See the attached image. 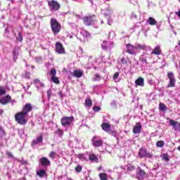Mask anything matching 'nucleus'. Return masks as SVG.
Masks as SVG:
<instances>
[{
  "label": "nucleus",
  "mask_w": 180,
  "mask_h": 180,
  "mask_svg": "<svg viewBox=\"0 0 180 180\" xmlns=\"http://www.w3.org/2000/svg\"><path fill=\"white\" fill-rule=\"evenodd\" d=\"M15 120L16 123L18 124H20L21 126H25V124H27L28 120H27V115L24 113L22 111L18 112L15 113L14 115Z\"/></svg>",
  "instance_id": "nucleus-1"
},
{
  "label": "nucleus",
  "mask_w": 180,
  "mask_h": 180,
  "mask_svg": "<svg viewBox=\"0 0 180 180\" xmlns=\"http://www.w3.org/2000/svg\"><path fill=\"white\" fill-rule=\"evenodd\" d=\"M50 25L53 34H58L61 32V24L57 21V19L54 18H51Z\"/></svg>",
  "instance_id": "nucleus-2"
},
{
  "label": "nucleus",
  "mask_w": 180,
  "mask_h": 180,
  "mask_svg": "<svg viewBox=\"0 0 180 180\" xmlns=\"http://www.w3.org/2000/svg\"><path fill=\"white\" fill-rule=\"evenodd\" d=\"M48 6L50 11H60V8H61V5L60 3L56 0H51L48 1Z\"/></svg>",
  "instance_id": "nucleus-3"
},
{
  "label": "nucleus",
  "mask_w": 180,
  "mask_h": 180,
  "mask_svg": "<svg viewBox=\"0 0 180 180\" xmlns=\"http://www.w3.org/2000/svg\"><path fill=\"white\" fill-rule=\"evenodd\" d=\"M138 155L140 158H153V153H148L146 148H141L139 150Z\"/></svg>",
  "instance_id": "nucleus-4"
},
{
  "label": "nucleus",
  "mask_w": 180,
  "mask_h": 180,
  "mask_svg": "<svg viewBox=\"0 0 180 180\" xmlns=\"http://www.w3.org/2000/svg\"><path fill=\"white\" fill-rule=\"evenodd\" d=\"M83 23L86 26H91L95 23V15H86L83 18Z\"/></svg>",
  "instance_id": "nucleus-5"
},
{
  "label": "nucleus",
  "mask_w": 180,
  "mask_h": 180,
  "mask_svg": "<svg viewBox=\"0 0 180 180\" xmlns=\"http://www.w3.org/2000/svg\"><path fill=\"white\" fill-rule=\"evenodd\" d=\"M73 122H74L73 116L63 117L60 120V123H61L62 126H63L64 127H65L67 126H70L71 123H72Z\"/></svg>",
  "instance_id": "nucleus-6"
},
{
  "label": "nucleus",
  "mask_w": 180,
  "mask_h": 180,
  "mask_svg": "<svg viewBox=\"0 0 180 180\" xmlns=\"http://www.w3.org/2000/svg\"><path fill=\"white\" fill-rule=\"evenodd\" d=\"M167 77L169 79V83L167 84V88H174L175 86V82H176L174 72H169L167 73Z\"/></svg>",
  "instance_id": "nucleus-7"
},
{
  "label": "nucleus",
  "mask_w": 180,
  "mask_h": 180,
  "mask_svg": "<svg viewBox=\"0 0 180 180\" xmlns=\"http://www.w3.org/2000/svg\"><path fill=\"white\" fill-rule=\"evenodd\" d=\"M55 51L57 54H65V48L60 41H57L55 44Z\"/></svg>",
  "instance_id": "nucleus-8"
},
{
  "label": "nucleus",
  "mask_w": 180,
  "mask_h": 180,
  "mask_svg": "<svg viewBox=\"0 0 180 180\" xmlns=\"http://www.w3.org/2000/svg\"><path fill=\"white\" fill-rule=\"evenodd\" d=\"M125 47L127 49L126 53H128V54H130V56H137V53L136 52V46H134L131 44H127L125 45Z\"/></svg>",
  "instance_id": "nucleus-9"
},
{
  "label": "nucleus",
  "mask_w": 180,
  "mask_h": 180,
  "mask_svg": "<svg viewBox=\"0 0 180 180\" xmlns=\"http://www.w3.org/2000/svg\"><path fill=\"white\" fill-rule=\"evenodd\" d=\"M50 75H51V79L52 82L56 84V85H60V79L58 77H56L57 75V70L55 68L51 69Z\"/></svg>",
  "instance_id": "nucleus-10"
},
{
  "label": "nucleus",
  "mask_w": 180,
  "mask_h": 180,
  "mask_svg": "<svg viewBox=\"0 0 180 180\" xmlns=\"http://www.w3.org/2000/svg\"><path fill=\"white\" fill-rule=\"evenodd\" d=\"M96 139H98L97 136H93L91 139L92 146L96 148L102 147L103 146V140L102 139L96 140Z\"/></svg>",
  "instance_id": "nucleus-11"
},
{
  "label": "nucleus",
  "mask_w": 180,
  "mask_h": 180,
  "mask_svg": "<svg viewBox=\"0 0 180 180\" xmlns=\"http://www.w3.org/2000/svg\"><path fill=\"white\" fill-rule=\"evenodd\" d=\"M33 110V105L30 103H27L23 107H22V113H25V115H29L30 112Z\"/></svg>",
  "instance_id": "nucleus-12"
},
{
  "label": "nucleus",
  "mask_w": 180,
  "mask_h": 180,
  "mask_svg": "<svg viewBox=\"0 0 180 180\" xmlns=\"http://www.w3.org/2000/svg\"><path fill=\"white\" fill-rule=\"evenodd\" d=\"M139 171L136 172V178L138 180H143L144 178H146V175H147V173L141 169V167H138Z\"/></svg>",
  "instance_id": "nucleus-13"
},
{
  "label": "nucleus",
  "mask_w": 180,
  "mask_h": 180,
  "mask_svg": "<svg viewBox=\"0 0 180 180\" xmlns=\"http://www.w3.org/2000/svg\"><path fill=\"white\" fill-rule=\"evenodd\" d=\"M12 102V97L9 95H6L0 98L1 105H8V103H11Z\"/></svg>",
  "instance_id": "nucleus-14"
},
{
  "label": "nucleus",
  "mask_w": 180,
  "mask_h": 180,
  "mask_svg": "<svg viewBox=\"0 0 180 180\" xmlns=\"http://www.w3.org/2000/svg\"><path fill=\"white\" fill-rule=\"evenodd\" d=\"M141 123L136 122V125L133 127L132 131L134 134H140L141 133Z\"/></svg>",
  "instance_id": "nucleus-15"
},
{
  "label": "nucleus",
  "mask_w": 180,
  "mask_h": 180,
  "mask_svg": "<svg viewBox=\"0 0 180 180\" xmlns=\"http://www.w3.org/2000/svg\"><path fill=\"white\" fill-rule=\"evenodd\" d=\"M169 125L173 127L174 131H178V130H179V122L178 121L170 120Z\"/></svg>",
  "instance_id": "nucleus-16"
},
{
  "label": "nucleus",
  "mask_w": 180,
  "mask_h": 180,
  "mask_svg": "<svg viewBox=\"0 0 180 180\" xmlns=\"http://www.w3.org/2000/svg\"><path fill=\"white\" fill-rule=\"evenodd\" d=\"M39 163L43 165V167H49L50 165L51 162L50 160H49L46 157H42L41 159H39Z\"/></svg>",
  "instance_id": "nucleus-17"
},
{
  "label": "nucleus",
  "mask_w": 180,
  "mask_h": 180,
  "mask_svg": "<svg viewBox=\"0 0 180 180\" xmlns=\"http://www.w3.org/2000/svg\"><path fill=\"white\" fill-rule=\"evenodd\" d=\"M101 128L104 131H105V133H109L112 130L110 129V124L108 122H103L101 124Z\"/></svg>",
  "instance_id": "nucleus-18"
},
{
  "label": "nucleus",
  "mask_w": 180,
  "mask_h": 180,
  "mask_svg": "<svg viewBox=\"0 0 180 180\" xmlns=\"http://www.w3.org/2000/svg\"><path fill=\"white\" fill-rule=\"evenodd\" d=\"M151 54H154L155 56H161V54H162V51H161L160 46H155L151 52Z\"/></svg>",
  "instance_id": "nucleus-19"
},
{
  "label": "nucleus",
  "mask_w": 180,
  "mask_h": 180,
  "mask_svg": "<svg viewBox=\"0 0 180 180\" xmlns=\"http://www.w3.org/2000/svg\"><path fill=\"white\" fill-rule=\"evenodd\" d=\"M73 76L76 77V78H81L84 76V70H75L73 71Z\"/></svg>",
  "instance_id": "nucleus-20"
},
{
  "label": "nucleus",
  "mask_w": 180,
  "mask_h": 180,
  "mask_svg": "<svg viewBox=\"0 0 180 180\" xmlns=\"http://www.w3.org/2000/svg\"><path fill=\"white\" fill-rule=\"evenodd\" d=\"M84 105L86 108H91L92 106V99H91V96H88L84 101Z\"/></svg>",
  "instance_id": "nucleus-21"
},
{
  "label": "nucleus",
  "mask_w": 180,
  "mask_h": 180,
  "mask_svg": "<svg viewBox=\"0 0 180 180\" xmlns=\"http://www.w3.org/2000/svg\"><path fill=\"white\" fill-rule=\"evenodd\" d=\"M135 84L137 86H144V79L143 77H139L135 81Z\"/></svg>",
  "instance_id": "nucleus-22"
},
{
  "label": "nucleus",
  "mask_w": 180,
  "mask_h": 180,
  "mask_svg": "<svg viewBox=\"0 0 180 180\" xmlns=\"http://www.w3.org/2000/svg\"><path fill=\"white\" fill-rule=\"evenodd\" d=\"M147 23L150 25V26H154L157 25V20H155V19H154L153 17H149Z\"/></svg>",
  "instance_id": "nucleus-23"
},
{
  "label": "nucleus",
  "mask_w": 180,
  "mask_h": 180,
  "mask_svg": "<svg viewBox=\"0 0 180 180\" xmlns=\"http://www.w3.org/2000/svg\"><path fill=\"white\" fill-rule=\"evenodd\" d=\"M37 175H38L39 178H44V176H46V175H47V172H46V170L44 169H41L37 172Z\"/></svg>",
  "instance_id": "nucleus-24"
},
{
  "label": "nucleus",
  "mask_w": 180,
  "mask_h": 180,
  "mask_svg": "<svg viewBox=\"0 0 180 180\" xmlns=\"http://www.w3.org/2000/svg\"><path fill=\"white\" fill-rule=\"evenodd\" d=\"M89 161H97L98 160V156L95 155L94 153L90 154L89 156Z\"/></svg>",
  "instance_id": "nucleus-25"
},
{
  "label": "nucleus",
  "mask_w": 180,
  "mask_h": 180,
  "mask_svg": "<svg viewBox=\"0 0 180 180\" xmlns=\"http://www.w3.org/2000/svg\"><path fill=\"white\" fill-rule=\"evenodd\" d=\"M13 61L14 63H16V60H18V57H19V52L18 50L14 49L13 51Z\"/></svg>",
  "instance_id": "nucleus-26"
},
{
  "label": "nucleus",
  "mask_w": 180,
  "mask_h": 180,
  "mask_svg": "<svg viewBox=\"0 0 180 180\" xmlns=\"http://www.w3.org/2000/svg\"><path fill=\"white\" fill-rule=\"evenodd\" d=\"M159 110L161 112H165L167 110V105L162 103H160L159 104Z\"/></svg>",
  "instance_id": "nucleus-27"
},
{
  "label": "nucleus",
  "mask_w": 180,
  "mask_h": 180,
  "mask_svg": "<svg viewBox=\"0 0 180 180\" xmlns=\"http://www.w3.org/2000/svg\"><path fill=\"white\" fill-rule=\"evenodd\" d=\"M127 171L128 172H133V171H136V166L133 165H129L127 166Z\"/></svg>",
  "instance_id": "nucleus-28"
},
{
  "label": "nucleus",
  "mask_w": 180,
  "mask_h": 180,
  "mask_svg": "<svg viewBox=\"0 0 180 180\" xmlns=\"http://www.w3.org/2000/svg\"><path fill=\"white\" fill-rule=\"evenodd\" d=\"M98 176L101 180H108V174L106 173H100Z\"/></svg>",
  "instance_id": "nucleus-29"
},
{
  "label": "nucleus",
  "mask_w": 180,
  "mask_h": 180,
  "mask_svg": "<svg viewBox=\"0 0 180 180\" xmlns=\"http://www.w3.org/2000/svg\"><path fill=\"white\" fill-rule=\"evenodd\" d=\"M56 155L57 153H56L55 151H51L49 154V158H51V160H54Z\"/></svg>",
  "instance_id": "nucleus-30"
},
{
  "label": "nucleus",
  "mask_w": 180,
  "mask_h": 180,
  "mask_svg": "<svg viewBox=\"0 0 180 180\" xmlns=\"http://www.w3.org/2000/svg\"><path fill=\"white\" fill-rule=\"evenodd\" d=\"M146 45L137 44L135 46L136 50H146Z\"/></svg>",
  "instance_id": "nucleus-31"
},
{
  "label": "nucleus",
  "mask_w": 180,
  "mask_h": 180,
  "mask_svg": "<svg viewBox=\"0 0 180 180\" xmlns=\"http://www.w3.org/2000/svg\"><path fill=\"white\" fill-rule=\"evenodd\" d=\"M77 158H79V160H81L82 161L86 160V158H85V155L84 153L78 154L77 155Z\"/></svg>",
  "instance_id": "nucleus-32"
},
{
  "label": "nucleus",
  "mask_w": 180,
  "mask_h": 180,
  "mask_svg": "<svg viewBox=\"0 0 180 180\" xmlns=\"http://www.w3.org/2000/svg\"><path fill=\"white\" fill-rule=\"evenodd\" d=\"M156 146H157V147H159L161 148L164 147V146H165V142H164L163 141H158L156 143Z\"/></svg>",
  "instance_id": "nucleus-33"
},
{
  "label": "nucleus",
  "mask_w": 180,
  "mask_h": 180,
  "mask_svg": "<svg viewBox=\"0 0 180 180\" xmlns=\"http://www.w3.org/2000/svg\"><path fill=\"white\" fill-rule=\"evenodd\" d=\"M75 171L77 172V174L82 172V166H81V165H77V166L75 167Z\"/></svg>",
  "instance_id": "nucleus-34"
},
{
  "label": "nucleus",
  "mask_w": 180,
  "mask_h": 180,
  "mask_svg": "<svg viewBox=\"0 0 180 180\" xmlns=\"http://www.w3.org/2000/svg\"><path fill=\"white\" fill-rule=\"evenodd\" d=\"M6 95V90L3 86H0V96Z\"/></svg>",
  "instance_id": "nucleus-35"
},
{
  "label": "nucleus",
  "mask_w": 180,
  "mask_h": 180,
  "mask_svg": "<svg viewBox=\"0 0 180 180\" xmlns=\"http://www.w3.org/2000/svg\"><path fill=\"white\" fill-rule=\"evenodd\" d=\"M56 133L57 134H58L59 137H63V136H64V132L61 129H58Z\"/></svg>",
  "instance_id": "nucleus-36"
},
{
  "label": "nucleus",
  "mask_w": 180,
  "mask_h": 180,
  "mask_svg": "<svg viewBox=\"0 0 180 180\" xmlns=\"http://www.w3.org/2000/svg\"><path fill=\"white\" fill-rule=\"evenodd\" d=\"M108 134H112L113 137H116L117 136V131H112V129L110 130V132H108Z\"/></svg>",
  "instance_id": "nucleus-37"
},
{
  "label": "nucleus",
  "mask_w": 180,
  "mask_h": 180,
  "mask_svg": "<svg viewBox=\"0 0 180 180\" xmlns=\"http://www.w3.org/2000/svg\"><path fill=\"white\" fill-rule=\"evenodd\" d=\"M30 72H26L25 74L24 75V78H25L26 79H30Z\"/></svg>",
  "instance_id": "nucleus-38"
},
{
  "label": "nucleus",
  "mask_w": 180,
  "mask_h": 180,
  "mask_svg": "<svg viewBox=\"0 0 180 180\" xmlns=\"http://www.w3.org/2000/svg\"><path fill=\"white\" fill-rule=\"evenodd\" d=\"M93 81H101V75L96 74L94 75V79H93Z\"/></svg>",
  "instance_id": "nucleus-39"
},
{
  "label": "nucleus",
  "mask_w": 180,
  "mask_h": 180,
  "mask_svg": "<svg viewBox=\"0 0 180 180\" xmlns=\"http://www.w3.org/2000/svg\"><path fill=\"white\" fill-rule=\"evenodd\" d=\"M6 155L8 157V158H13V155L9 151L6 152Z\"/></svg>",
  "instance_id": "nucleus-40"
},
{
  "label": "nucleus",
  "mask_w": 180,
  "mask_h": 180,
  "mask_svg": "<svg viewBox=\"0 0 180 180\" xmlns=\"http://www.w3.org/2000/svg\"><path fill=\"white\" fill-rule=\"evenodd\" d=\"M93 110H94V112H99V110H101V107H98V106H96V105H94V107H93Z\"/></svg>",
  "instance_id": "nucleus-41"
},
{
  "label": "nucleus",
  "mask_w": 180,
  "mask_h": 180,
  "mask_svg": "<svg viewBox=\"0 0 180 180\" xmlns=\"http://www.w3.org/2000/svg\"><path fill=\"white\" fill-rule=\"evenodd\" d=\"M3 136H6V134H5V131H4V129H0V139H2Z\"/></svg>",
  "instance_id": "nucleus-42"
},
{
  "label": "nucleus",
  "mask_w": 180,
  "mask_h": 180,
  "mask_svg": "<svg viewBox=\"0 0 180 180\" xmlns=\"http://www.w3.org/2000/svg\"><path fill=\"white\" fill-rule=\"evenodd\" d=\"M18 38H19V41L20 42L23 41V37L22 36V32L18 33Z\"/></svg>",
  "instance_id": "nucleus-43"
},
{
  "label": "nucleus",
  "mask_w": 180,
  "mask_h": 180,
  "mask_svg": "<svg viewBox=\"0 0 180 180\" xmlns=\"http://www.w3.org/2000/svg\"><path fill=\"white\" fill-rule=\"evenodd\" d=\"M109 45L110 46L109 48L110 51L112 50V48H113L115 46V43L113 41H110L109 43Z\"/></svg>",
  "instance_id": "nucleus-44"
},
{
  "label": "nucleus",
  "mask_w": 180,
  "mask_h": 180,
  "mask_svg": "<svg viewBox=\"0 0 180 180\" xmlns=\"http://www.w3.org/2000/svg\"><path fill=\"white\" fill-rule=\"evenodd\" d=\"M37 141L38 143H41V142H43V136H38Z\"/></svg>",
  "instance_id": "nucleus-45"
},
{
  "label": "nucleus",
  "mask_w": 180,
  "mask_h": 180,
  "mask_svg": "<svg viewBox=\"0 0 180 180\" xmlns=\"http://www.w3.org/2000/svg\"><path fill=\"white\" fill-rule=\"evenodd\" d=\"M58 95H59L60 99H63V98H64V95H63V91H59L58 92Z\"/></svg>",
  "instance_id": "nucleus-46"
},
{
  "label": "nucleus",
  "mask_w": 180,
  "mask_h": 180,
  "mask_svg": "<svg viewBox=\"0 0 180 180\" xmlns=\"http://www.w3.org/2000/svg\"><path fill=\"white\" fill-rule=\"evenodd\" d=\"M118 77H119V72H117L113 75V79H117Z\"/></svg>",
  "instance_id": "nucleus-47"
},
{
  "label": "nucleus",
  "mask_w": 180,
  "mask_h": 180,
  "mask_svg": "<svg viewBox=\"0 0 180 180\" xmlns=\"http://www.w3.org/2000/svg\"><path fill=\"white\" fill-rule=\"evenodd\" d=\"M141 61L142 63H144L145 64H148V62L147 61V58H142L141 59Z\"/></svg>",
  "instance_id": "nucleus-48"
},
{
  "label": "nucleus",
  "mask_w": 180,
  "mask_h": 180,
  "mask_svg": "<svg viewBox=\"0 0 180 180\" xmlns=\"http://www.w3.org/2000/svg\"><path fill=\"white\" fill-rule=\"evenodd\" d=\"M34 84H40V80L39 79H35L33 81Z\"/></svg>",
  "instance_id": "nucleus-49"
},
{
  "label": "nucleus",
  "mask_w": 180,
  "mask_h": 180,
  "mask_svg": "<svg viewBox=\"0 0 180 180\" xmlns=\"http://www.w3.org/2000/svg\"><path fill=\"white\" fill-rule=\"evenodd\" d=\"M37 143H39V142L37 141V140H33V141H32V146H36V145L37 144Z\"/></svg>",
  "instance_id": "nucleus-50"
},
{
  "label": "nucleus",
  "mask_w": 180,
  "mask_h": 180,
  "mask_svg": "<svg viewBox=\"0 0 180 180\" xmlns=\"http://www.w3.org/2000/svg\"><path fill=\"white\" fill-rule=\"evenodd\" d=\"M47 96L48 99H50L51 98V93L50 91H47Z\"/></svg>",
  "instance_id": "nucleus-51"
},
{
  "label": "nucleus",
  "mask_w": 180,
  "mask_h": 180,
  "mask_svg": "<svg viewBox=\"0 0 180 180\" xmlns=\"http://www.w3.org/2000/svg\"><path fill=\"white\" fill-rule=\"evenodd\" d=\"M163 158L164 160H165V161H169V158H168L167 156H164Z\"/></svg>",
  "instance_id": "nucleus-52"
},
{
  "label": "nucleus",
  "mask_w": 180,
  "mask_h": 180,
  "mask_svg": "<svg viewBox=\"0 0 180 180\" xmlns=\"http://www.w3.org/2000/svg\"><path fill=\"white\" fill-rule=\"evenodd\" d=\"M102 49H103V50H108V46H102Z\"/></svg>",
  "instance_id": "nucleus-53"
},
{
  "label": "nucleus",
  "mask_w": 180,
  "mask_h": 180,
  "mask_svg": "<svg viewBox=\"0 0 180 180\" xmlns=\"http://www.w3.org/2000/svg\"><path fill=\"white\" fill-rule=\"evenodd\" d=\"M4 113V110L0 109V115H2Z\"/></svg>",
  "instance_id": "nucleus-54"
},
{
  "label": "nucleus",
  "mask_w": 180,
  "mask_h": 180,
  "mask_svg": "<svg viewBox=\"0 0 180 180\" xmlns=\"http://www.w3.org/2000/svg\"><path fill=\"white\" fill-rule=\"evenodd\" d=\"M101 169H102L101 166H100V167L98 168V171H101Z\"/></svg>",
  "instance_id": "nucleus-55"
},
{
  "label": "nucleus",
  "mask_w": 180,
  "mask_h": 180,
  "mask_svg": "<svg viewBox=\"0 0 180 180\" xmlns=\"http://www.w3.org/2000/svg\"><path fill=\"white\" fill-rule=\"evenodd\" d=\"M177 150H179V151H180V146L177 148Z\"/></svg>",
  "instance_id": "nucleus-56"
},
{
  "label": "nucleus",
  "mask_w": 180,
  "mask_h": 180,
  "mask_svg": "<svg viewBox=\"0 0 180 180\" xmlns=\"http://www.w3.org/2000/svg\"><path fill=\"white\" fill-rule=\"evenodd\" d=\"M179 131H180V122L179 124Z\"/></svg>",
  "instance_id": "nucleus-57"
},
{
  "label": "nucleus",
  "mask_w": 180,
  "mask_h": 180,
  "mask_svg": "<svg viewBox=\"0 0 180 180\" xmlns=\"http://www.w3.org/2000/svg\"><path fill=\"white\" fill-rule=\"evenodd\" d=\"M124 60V58H123L122 59V63H123V60Z\"/></svg>",
  "instance_id": "nucleus-58"
},
{
  "label": "nucleus",
  "mask_w": 180,
  "mask_h": 180,
  "mask_svg": "<svg viewBox=\"0 0 180 180\" xmlns=\"http://www.w3.org/2000/svg\"><path fill=\"white\" fill-rule=\"evenodd\" d=\"M11 102H15V100H11Z\"/></svg>",
  "instance_id": "nucleus-59"
},
{
  "label": "nucleus",
  "mask_w": 180,
  "mask_h": 180,
  "mask_svg": "<svg viewBox=\"0 0 180 180\" xmlns=\"http://www.w3.org/2000/svg\"><path fill=\"white\" fill-rule=\"evenodd\" d=\"M103 43H106V41H104Z\"/></svg>",
  "instance_id": "nucleus-60"
},
{
  "label": "nucleus",
  "mask_w": 180,
  "mask_h": 180,
  "mask_svg": "<svg viewBox=\"0 0 180 180\" xmlns=\"http://www.w3.org/2000/svg\"><path fill=\"white\" fill-rule=\"evenodd\" d=\"M7 1H13V0H7Z\"/></svg>",
  "instance_id": "nucleus-61"
},
{
  "label": "nucleus",
  "mask_w": 180,
  "mask_h": 180,
  "mask_svg": "<svg viewBox=\"0 0 180 180\" xmlns=\"http://www.w3.org/2000/svg\"><path fill=\"white\" fill-rule=\"evenodd\" d=\"M51 146H52V147H53V146H54V144H52Z\"/></svg>",
  "instance_id": "nucleus-62"
}]
</instances>
